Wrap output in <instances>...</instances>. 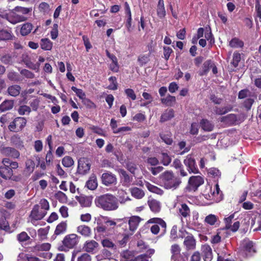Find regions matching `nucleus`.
Masks as SVG:
<instances>
[{
	"label": "nucleus",
	"mask_w": 261,
	"mask_h": 261,
	"mask_svg": "<svg viewBox=\"0 0 261 261\" xmlns=\"http://www.w3.org/2000/svg\"><path fill=\"white\" fill-rule=\"evenodd\" d=\"M51 247V245L48 243H42L37 245L35 246V248L38 251H48Z\"/></svg>",
	"instance_id": "57"
},
{
	"label": "nucleus",
	"mask_w": 261,
	"mask_h": 261,
	"mask_svg": "<svg viewBox=\"0 0 261 261\" xmlns=\"http://www.w3.org/2000/svg\"><path fill=\"white\" fill-rule=\"evenodd\" d=\"M96 206L105 211H113L119 207L118 200L112 194L107 193L97 196L94 200Z\"/></svg>",
	"instance_id": "2"
},
{
	"label": "nucleus",
	"mask_w": 261,
	"mask_h": 261,
	"mask_svg": "<svg viewBox=\"0 0 261 261\" xmlns=\"http://www.w3.org/2000/svg\"><path fill=\"white\" fill-rule=\"evenodd\" d=\"M208 173L212 177H219L221 176V172L217 168H211L208 170Z\"/></svg>",
	"instance_id": "60"
},
{
	"label": "nucleus",
	"mask_w": 261,
	"mask_h": 261,
	"mask_svg": "<svg viewBox=\"0 0 261 261\" xmlns=\"http://www.w3.org/2000/svg\"><path fill=\"white\" fill-rule=\"evenodd\" d=\"M8 79L11 81L18 82L21 81L19 74L15 71H10L7 74Z\"/></svg>",
	"instance_id": "41"
},
{
	"label": "nucleus",
	"mask_w": 261,
	"mask_h": 261,
	"mask_svg": "<svg viewBox=\"0 0 261 261\" xmlns=\"http://www.w3.org/2000/svg\"><path fill=\"white\" fill-rule=\"evenodd\" d=\"M179 213L185 218L190 215V211L186 204L184 203L181 204V208H179Z\"/></svg>",
	"instance_id": "50"
},
{
	"label": "nucleus",
	"mask_w": 261,
	"mask_h": 261,
	"mask_svg": "<svg viewBox=\"0 0 261 261\" xmlns=\"http://www.w3.org/2000/svg\"><path fill=\"white\" fill-rule=\"evenodd\" d=\"M150 54H148L147 55H141L138 57L137 61L140 66H143L148 63L150 61Z\"/></svg>",
	"instance_id": "39"
},
{
	"label": "nucleus",
	"mask_w": 261,
	"mask_h": 261,
	"mask_svg": "<svg viewBox=\"0 0 261 261\" xmlns=\"http://www.w3.org/2000/svg\"><path fill=\"white\" fill-rule=\"evenodd\" d=\"M176 101L175 97L168 95L166 98H164V105L167 106H173Z\"/></svg>",
	"instance_id": "53"
},
{
	"label": "nucleus",
	"mask_w": 261,
	"mask_h": 261,
	"mask_svg": "<svg viewBox=\"0 0 261 261\" xmlns=\"http://www.w3.org/2000/svg\"><path fill=\"white\" fill-rule=\"evenodd\" d=\"M219 221V218L215 215L210 214L205 217L204 221L210 225H215Z\"/></svg>",
	"instance_id": "36"
},
{
	"label": "nucleus",
	"mask_w": 261,
	"mask_h": 261,
	"mask_svg": "<svg viewBox=\"0 0 261 261\" xmlns=\"http://www.w3.org/2000/svg\"><path fill=\"white\" fill-rule=\"evenodd\" d=\"M0 61L6 65H11L13 63V58L10 54H5L1 56Z\"/></svg>",
	"instance_id": "42"
},
{
	"label": "nucleus",
	"mask_w": 261,
	"mask_h": 261,
	"mask_svg": "<svg viewBox=\"0 0 261 261\" xmlns=\"http://www.w3.org/2000/svg\"><path fill=\"white\" fill-rule=\"evenodd\" d=\"M98 246V243L94 240L87 241L84 245V248L87 252H92Z\"/></svg>",
	"instance_id": "24"
},
{
	"label": "nucleus",
	"mask_w": 261,
	"mask_h": 261,
	"mask_svg": "<svg viewBox=\"0 0 261 261\" xmlns=\"http://www.w3.org/2000/svg\"><path fill=\"white\" fill-rule=\"evenodd\" d=\"M25 170L29 174L32 173L35 169V163L32 159H27L25 163Z\"/></svg>",
	"instance_id": "38"
},
{
	"label": "nucleus",
	"mask_w": 261,
	"mask_h": 261,
	"mask_svg": "<svg viewBox=\"0 0 261 261\" xmlns=\"http://www.w3.org/2000/svg\"><path fill=\"white\" fill-rule=\"evenodd\" d=\"M32 9L31 8H25L20 6H16L14 8V11L21 13L23 14H27L31 12Z\"/></svg>",
	"instance_id": "58"
},
{
	"label": "nucleus",
	"mask_w": 261,
	"mask_h": 261,
	"mask_svg": "<svg viewBox=\"0 0 261 261\" xmlns=\"http://www.w3.org/2000/svg\"><path fill=\"white\" fill-rule=\"evenodd\" d=\"M14 106V101L5 100L0 105V111L5 112L11 110Z\"/></svg>",
	"instance_id": "29"
},
{
	"label": "nucleus",
	"mask_w": 261,
	"mask_h": 261,
	"mask_svg": "<svg viewBox=\"0 0 261 261\" xmlns=\"http://www.w3.org/2000/svg\"><path fill=\"white\" fill-rule=\"evenodd\" d=\"M71 90L74 91L77 97H79L82 100L84 99L86 97V94L81 89H78L74 86L71 87Z\"/></svg>",
	"instance_id": "52"
},
{
	"label": "nucleus",
	"mask_w": 261,
	"mask_h": 261,
	"mask_svg": "<svg viewBox=\"0 0 261 261\" xmlns=\"http://www.w3.org/2000/svg\"><path fill=\"white\" fill-rule=\"evenodd\" d=\"M174 116V111L170 108L167 109L164 113V121L169 120Z\"/></svg>",
	"instance_id": "54"
},
{
	"label": "nucleus",
	"mask_w": 261,
	"mask_h": 261,
	"mask_svg": "<svg viewBox=\"0 0 261 261\" xmlns=\"http://www.w3.org/2000/svg\"><path fill=\"white\" fill-rule=\"evenodd\" d=\"M184 163L190 173H198L199 170L196 163L195 160L191 155H188L184 161Z\"/></svg>",
	"instance_id": "12"
},
{
	"label": "nucleus",
	"mask_w": 261,
	"mask_h": 261,
	"mask_svg": "<svg viewBox=\"0 0 261 261\" xmlns=\"http://www.w3.org/2000/svg\"><path fill=\"white\" fill-rule=\"evenodd\" d=\"M255 100L254 98L249 97L246 98L243 102V106L247 111H249L251 109L252 106Z\"/></svg>",
	"instance_id": "45"
},
{
	"label": "nucleus",
	"mask_w": 261,
	"mask_h": 261,
	"mask_svg": "<svg viewBox=\"0 0 261 261\" xmlns=\"http://www.w3.org/2000/svg\"><path fill=\"white\" fill-rule=\"evenodd\" d=\"M40 204L41 207V210L46 212L49 208V202L46 199H42L40 201Z\"/></svg>",
	"instance_id": "63"
},
{
	"label": "nucleus",
	"mask_w": 261,
	"mask_h": 261,
	"mask_svg": "<svg viewBox=\"0 0 261 261\" xmlns=\"http://www.w3.org/2000/svg\"><path fill=\"white\" fill-rule=\"evenodd\" d=\"M77 232L85 238L90 237L91 235V228L86 225H81L77 227Z\"/></svg>",
	"instance_id": "22"
},
{
	"label": "nucleus",
	"mask_w": 261,
	"mask_h": 261,
	"mask_svg": "<svg viewBox=\"0 0 261 261\" xmlns=\"http://www.w3.org/2000/svg\"><path fill=\"white\" fill-rule=\"evenodd\" d=\"M124 93L128 98L135 100L136 99V95L133 89L127 88L124 90Z\"/></svg>",
	"instance_id": "56"
},
{
	"label": "nucleus",
	"mask_w": 261,
	"mask_h": 261,
	"mask_svg": "<svg viewBox=\"0 0 261 261\" xmlns=\"http://www.w3.org/2000/svg\"><path fill=\"white\" fill-rule=\"evenodd\" d=\"M46 142L48 145L49 150L47 152L45 156V162L47 166H50L54 159V155L53 154V142H52V136L49 135L47 136Z\"/></svg>",
	"instance_id": "15"
},
{
	"label": "nucleus",
	"mask_w": 261,
	"mask_h": 261,
	"mask_svg": "<svg viewBox=\"0 0 261 261\" xmlns=\"http://www.w3.org/2000/svg\"><path fill=\"white\" fill-rule=\"evenodd\" d=\"M4 17L12 24L25 21L28 19L27 17L17 14L14 10L9 13L4 14Z\"/></svg>",
	"instance_id": "10"
},
{
	"label": "nucleus",
	"mask_w": 261,
	"mask_h": 261,
	"mask_svg": "<svg viewBox=\"0 0 261 261\" xmlns=\"http://www.w3.org/2000/svg\"><path fill=\"white\" fill-rule=\"evenodd\" d=\"M180 179L175 176L171 171L164 172V188L166 189H176L181 184Z\"/></svg>",
	"instance_id": "3"
},
{
	"label": "nucleus",
	"mask_w": 261,
	"mask_h": 261,
	"mask_svg": "<svg viewBox=\"0 0 261 261\" xmlns=\"http://www.w3.org/2000/svg\"><path fill=\"white\" fill-rule=\"evenodd\" d=\"M232 109V107L231 106L224 107H215L214 111L216 115H222L231 111Z\"/></svg>",
	"instance_id": "33"
},
{
	"label": "nucleus",
	"mask_w": 261,
	"mask_h": 261,
	"mask_svg": "<svg viewBox=\"0 0 261 261\" xmlns=\"http://www.w3.org/2000/svg\"><path fill=\"white\" fill-rule=\"evenodd\" d=\"M101 182L106 186L115 185L117 182V178L115 174L110 172L102 173L101 177Z\"/></svg>",
	"instance_id": "13"
},
{
	"label": "nucleus",
	"mask_w": 261,
	"mask_h": 261,
	"mask_svg": "<svg viewBox=\"0 0 261 261\" xmlns=\"http://www.w3.org/2000/svg\"><path fill=\"white\" fill-rule=\"evenodd\" d=\"M40 45L44 50H50L53 47V42L48 38L41 39Z\"/></svg>",
	"instance_id": "31"
},
{
	"label": "nucleus",
	"mask_w": 261,
	"mask_h": 261,
	"mask_svg": "<svg viewBox=\"0 0 261 261\" xmlns=\"http://www.w3.org/2000/svg\"><path fill=\"white\" fill-rule=\"evenodd\" d=\"M237 121V115L234 114H229L219 118V121L228 126L235 125Z\"/></svg>",
	"instance_id": "14"
},
{
	"label": "nucleus",
	"mask_w": 261,
	"mask_h": 261,
	"mask_svg": "<svg viewBox=\"0 0 261 261\" xmlns=\"http://www.w3.org/2000/svg\"><path fill=\"white\" fill-rule=\"evenodd\" d=\"M251 92L248 88H245L240 90L238 93V98L243 99L247 98V97H251Z\"/></svg>",
	"instance_id": "46"
},
{
	"label": "nucleus",
	"mask_w": 261,
	"mask_h": 261,
	"mask_svg": "<svg viewBox=\"0 0 261 261\" xmlns=\"http://www.w3.org/2000/svg\"><path fill=\"white\" fill-rule=\"evenodd\" d=\"M170 251H171V253L172 254L171 256H174V255H176V254H179L180 253L181 248L178 244H174L171 246Z\"/></svg>",
	"instance_id": "62"
},
{
	"label": "nucleus",
	"mask_w": 261,
	"mask_h": 261,
	"mask_svg": "<svg viewBox=\"0 0 261 261\" xmlns=\"http://www.w3.org/2000/svg\"><path fill=\"white\" fill-rule=\"evenodd\" d=\"M143 219L138 216H131L128 220L129 229L132 231L134 232L138 228L140 222Z\"/></svg>",
	"instance_id": "19"
},
{
	"label": "nucleus",
	"mask_w": 261,
	"mask_h": 261,
	"mask_svg": "<svg viewBox=\"0 0 261 261\" xmlns=\"http://www.w3.org/2000/svg\"><path fill=\"white\" fill-rule=\"evenodd\" d=\"M116 225V223L110 220H108L107 221L105 222V225L100 223H97V226L94 228L95 232V239L96 238V235L98 234L99 236H105L107 233L110 230V229L108 228V226L111 227L112 228H114V227Z\"/></svg>",
	"instance_id": "7"
},
{
	"label": "nucleus",
	"mask_w": 261,
	"mask_h": 261,
	"mask_svg": "<svg viewBox=\"0 0 261 261\" xmlns=\"http://www.w3.org/2000/svg\"><path fill=\"white\" fill-rule=\"evenodd\" d=\"M213 62V61L211 60H207L203 63L202 67V70L199 73L200 76L205 75L208 73L212 66Z\"/></svg>",
	"instance_id": "30"
},
{
	"label": "nucleus",
	"mask_w": 261,
	"mask_h": 261,
	"mask_svg": "<svg viewBox=\"0 0 261 261\" xmlns=\"http://www.w3.org/2000/svg\"><path fill=\"white\" fill-rule=\"evenodd\" d=\"M202 256L204 261H211L213 258L212 249L207 244L202 246Z\"/></svg>",
	"instance_id": "17"
},
{
	"label": "nucleus",
	"mask_w": 261,
	"mask_h": 261,
	"mask_svg": "<svg viewBox=\"0 0 261 261\" xmlns=\"http://www.w3.org/2000/svg\"><path fill=\"white\" fill-rule=\"evenodd\" d=\"M131 195L134 198L140 199L145 196L144 192L138 187H133L130 189Z\"/></svg>",
	"instance_id": "27"
},
{
	"label": "nucleus",
	"mask_w": 261,
	"mask_h": 261,
	"mask_svg": "<svg viewBox=\"0 0 261 261\" xmlns=\"http://www.w3.org/2000/svg\"><path fill=\"white\" fill-rule=\"evenodd\" d=\"M18 167L17 162L13 161L10 158H4L0 163V176L5 180L20 181L21 179V175L15 174Z\"/></svg>",
	"instance_id": "1"
},
{
	"label": "nucleus",
	"mask_w": 261,
	"mask_h": 261,
	"mask_svg": "<svg viewBox=\"0 0 261 261\" xmlns=\"http://www.w3.org/2000/svg\"><path fill=\"white\" fill-rule=\"evenodd\" d=\"M3 153L8 158H12L13 159H18L20 156V152L17 149L10 147H6L4 148L3 150Z\"/></svg>",
	"instance_id": "18"
},
{
	"label": "nucleus",
	"mask_w": 261,
	"mask_h": 261,
	"mask_svg": "<svg viewBox=\"0 0 261 261\" xmlns=\"http://www.w3.org/2000/svg\"><path fill=\"white\" fill-rule=\"evenodd\" d=\"M86 187L91 190H94L97 187L98 184L97 178L95 175L91 176L89 179L86 182Z\"/></svg>",
	"instance_id": "32"
},
{
	"label": "nucleus",
	"mask_w": 261,
	"mask_h": 261,
	"mask_svg": "<svg viewBox=\"0 0 261 261\" xmlns=\"http://www.w3.org/2000/svg\"><path fill=\"white\" fill-rule=\"evenodd\" d=\"M20 90L21 87L19 85H13L8 88L7 92L9 95L16 97L19 94Z\"/></svg>",
	"instance_id": "28"
},
{
	"label": "nucleus",
	"mask_w": 261,
	"mask_h": 261,
	"mask_svg": "<svg viewBox=\"0 0 261 261\" xmlns=\"http://www.w3.org/2000/svg\"><path fill=\"white\" fill-rule=\"evenodd\" d=\"M146 186L147 189L151 192L156 193L159 195H162L163 193V191L161 189L148 182L146 184Z\"/></svg>",
	"instance_id": "44"
},
{
	"label": "nucleus",
	"mask_w": 261,
	"mask_h": 261,
	"mask_svg": "<svg viewBox=\"0 0 261 261\" xmlns=\"http://www.w3.org/2000/svg\"><path fill=\"white\" fill-rule=\"evenodd\" d=\"M91 168L90 160L87 158H81L78 161L77 172L82 175L87 174Z\"/></svg>",
	"instance_id": "11"
},
{
	"label": "nucleus",
	"mask_w": 261,
	"mask_h": 261,
	"mask_svg": "<svg viewBox=\"0 0 261 261\" xmlns=\"http://www.w3.org/2000/svg\"><path fill=\"white\" fill-rule=\"evenodd\" d=\"M179 238H184V245L187 251L193 250L196 248V241L192 234L185 230H180Z\"/></svg>",
	"instance_id": "6"
},
{
	"label": "nucleus",
	"mask_w": 261,
	"mask_h": 261,
	"mask_svg": "<svg viewBox=\"0 0 261 261\" xmlns=\"http://www.w3.org/2000/svg\"><path fill=\"white\" fill-rule=\"evenodd\" d=\"M254 245L253 241L248 238L244 239L240 245V254L244 257L252 256L256 252Z\"/></svg>",
	"instance_id": "4"
},
{
	"label": "nucleus",
	"mask_w": 261,
	"mask_h": 261,
	"mask_svg": "<svg viewBox=\"0 0 261 261\" xmlns=\"http://www.w3.org/2000/svg\"><path fill=\"white\" fill-rule=\"evenodd\" d=\"M62 163L65 167H70L73 165L74 161L71 156H65L63 158Z\"/></svg>",
	"instance_id": "51"
},
{
	"label": "nucleus",
	"mask_w": 261,
	"mask_h": 261,
	"mask_svg": "<svg viewBox=\"0 0 261 261\" xmlns=\"http://www.w3.org/2000/svg\"><path fill=\"white\" fill-rule=\"evenodd\" d=\"M200 124L201 128L206 132H211L214 128V125L206 119H202Z\"/></svg>",
	"instance_id": "26"
},
{
	"label": "nucleus",
	"mask_w": 261,
	"mask_h": 261,
	"mask_svg": "<svg viewBox=\"0 0 261 261\" xmlns=\"http://www.w3.org/2000/svg\"><path fill=\"white\" fill-rule=\"evenodd\" d=\"M67 228V224L65 221H62L58 224L54 232V235L59 236L64 233Z\"/></svg>",
	"instance_id": "25"
},
{
	"label": "nucleus",
	"mask_w": 261,
	"mask_h": 261,
	"mask_svg": "<svg viewBox=\"0 0 261 261\" xmlns=\"http://www.w3.org/2000/svg\"><path fill=\"white\" fill-rule=\"evenodd\" d=\"M77 261H91V256L87 253H84L77 257Z\"/></svg>",
	"instance_id": "64"
},
{
	"label": "nucleus",
	"mask_w": 261,
	"mask_h": 261,
	"mask_svg": "<svg viewBox=\"0 0 261 261\" xmlns=\"http://www.w3.org/2000/svg\"><path fill=\"white\" fill-rule=\"evenodd\" d=\"M188 259V254L187 253H180L174 256H171V261H187Z\"/></svg>",
	"instance_id": "37"
},
{
	"label": "nucleus",
	"mask_w": 261,
	"mask_h": 261,
	"mask_svg": "<svg viewBox=\"0 0 261 261\" xmlns=\"http://www.w3.org/2000/svg\"><path fill=\"white\" fill-rule=\"evenodd\" d=\"M77 200L82 206L89 207L92 203L91 198L87 196H80Z\"/></svg>",
	"instance_id": "35"
},
{
	"label": "nucleus",
	"mask_w": 261,
	"mask_h": 261,
	"mask_svg": "<svg viewBox=\"0 0 261 261\" xmlns=\"http://www.w3.org/2000/svg\"><path fill=\"white\" fill-rule=\"evenodd\" d=\"M204 183L203 178L199 175L192 176L190 177L188 185L186 188L188 192H195Z\"/></svg>",
	"instance_id": "8"
},
{
	"label": "nucleus",
	"mask_w": 261,
	"mask_h": 261,
	"mask_svg": "<svg viewBox=\"0 0 261 261\" xmlns=\"http://www.w3.org/2000/svg\"><path fill=\"white\" fill-rule=\"evenodd\" d=\"M79 242V237L75 233L66 235L62 241L63 245L60 247V250L66 251L73 248Z\"/></svg>",
	"instance_id": "5"
},
{
	"label": "nucleus",
	"mask_w": 261,
	"mask_h": 261,
	"mask_svg": "<svg viewBox=\"0 0 261 261\" xmlns=\"http://www.w3.org/2000/svg\"><path fill=\"white\" fill-rule=\"evenodd\" d=\"M82 102L88 109H95L96 108V105L89 98H85L82 100Z\"/></svg>",
	"instance_id": "59"
},
{
	"label": "nucleus",
	"mask_w": 261,
	"mask_h": 261,
	"mask_svg": "<svg viewBox=\"0 0 261 261\" xmlns=\"http://www.w3.org/2000/svg\"><path fill=\"white\" fill-rule=\"evenodd\" d=\"M118 172L120 174V178L122 181L123 185L126 186H129L132 181V177H131L123 169H120Z\"/></svg>",
	"instance_id": "21"
},
{
	"label": "nucleus",
	"mask_w": 261,
	"mask_h": 261,
	"mask_svg": "<svg viewBox=\"0 0 261 261\" xmlns=\"http://www.w3.org/2000/svg\"><path fill=\"white\" fill-rule=\"evenodd\" d=\"M31 112V108L27 105L20 106L18 109V113L20 115H29Z\"/></svg>",
	"instance_id": "47"
},
{
	"label": "nucleus",
	"mask_w": 261,
	"mask_h": 261,
	"mask_svg": "<svg viewBox=\"0 0 261 261\" xmlns=\"http://www.w3.org/2000/svg\"><path fill=\"white\" fill-rule=\"evenodd\" d=\"M40 206L39 204L34 205L29 216L31 219V222L34 224L35 222L42 220L47 214V212L39 210Z\"/></svg>",
	"instance_id": "9"
},
{
	"label": "nucleus",
	"mask_w": 261,
	"mask_h": 261,
	"mask_svg": "<svg viewBox=\"0 0 261 261\" xmlns=\"http://www.w3.org/2000/svg\"><path fill=\"white\" fill-rule=\"evenodd\" d=\"M12 35L11 33L7 30L2 29L0 30V40L6 41L11 39Z\"/></svg>",
	"instance_id": "43"
},
{
	"label": "nucleus",
	"mask_w": 261,
	"mask_h": 261,
	"mask_svg": "<svg viewBox=\"0 0 261 261\" xmlns=\"http://www.w3.org/2000/svg\"><path fill=\"white\" fill-rule=\"evenodd\" d=\"M109 81L111 83L108 87V88L112 90H117L118 88V83L117 82L116 77L112 76L109 78Z\"/></svg>",
	"instance_id": "48"
},
{
	"label": "nucleus",
	"mask_w": 261,
	"mask_h": 261,
	"mask_svg": "<svg viewBox=\"0 0 261 261\" xmlns=\"http://www.w3.org/2000/svg\"><path fill=\"white\" fill-rule=\"evenodd\" d=\"M241 60V55L239 53H234L233 55L232 60L231 64L233 67H238L239 63Z\"/></svg>",
	"instance_id": "55"
},
{
	"label": "nucleus",
	"mask_w": 261,
	"mask_h": 261,
	"mask_svg": "<svg viewBox=\"0 0 261 261\" xmlns=\"http://www.w3.org/2000/svg\"><path fill=\"white\" fill-rule=\"evenodd\" d=\"M17 240L19 243L26 242L30 239V237L25 231H22L16 236Z\"/></svg>",
	"instance_id": "49"
},
{
	"label": "nucleus",
	"mask_w": 261,
	"mask_h": 261,
	"mask_svg": "<svg viewBox=\"0 0 261 261\" xmlns=\"http://www.w3.org/2000/svg\"><path fill=\"white\" fill-rule=\"evenodd\" d=\"M34 25L31 22H25L21 25L20 34L22 36H27L30 34L33 30Z\"/></svg>",
	"instance_id": "20"
},
{
	"label": "nucleus",
	"mask_w": 261,
	"mask_h": 261,
	"mask_svg": "<svg viewBox=\"0 0 261 261\" xmlns=\"http://www.w3.org/2000/svg\"><path fill=\"white\" fill-rule=\"evenodd\" d=\"M234 213L230 215L229 217L224 218V222L225 224V228L228 230L231 227L232 220L234 218Z\"/></svg>",
	"instance_id": "61"
},
{
	"label": "nucleus",
	"mask_w": 261,
	"mask_h": 261,
	"mask_svg": "<svg viewBox=\"0 0 261 261\" xmlns=\"http://www.w3.org/2000/svg\"><path fill=\"white\" fill-rule=\"evenodd\" d=\"M211 199L215 202H219L221 201L223 198V195L222 191L220 190L219 186L218 184L215 185L214 190L211 189Z\"/></svg>",
	"instance_id": "16"
},
{
	"label": "nucleus",
	"mask_w": 261,
	"mask_h": 261,
	"mask_svg": "<svg viewBox=\"0 0 261 261\" xmlns=\"http://www.w3.org/2000/svg\"><path fill=\"white\" fill-rule=\"evenodd\" d=\"M244 42L237 37L233 38L229 42V45L232 48H242Z\"/></svg>",
	"instance_id": "34"
},
{
	"label": "nucleus",
	"mask_w": 261,
	"mask_h": 261,
	"mask_svg": "<svg viewBox=\"0 0 261 261\" xmlns=\"http://www.w3.org/2000/svg\"><path fill=\"white\" fill-rule=\"evenodd\" d=\"M16 121V126L17 130L19 131L21 130L25 126L27 123V120L24 117H18L15 118Z\"/></svg>",
	"instance_id": "40"
},
{
	"label": "nucleus",
	"mask_w": 261,
	"mask_h": 261,
	"mask_svg": "<svg viewBox=\"0 0 261 261\" xmlns=\"http://www.w3.org/2000/svg\"><path fill=\"white\" fill-rule=\"evenodd\" d=\"M150 210L153 213H158L161 210V203L155 199H149L147 201Z\"/></svg>",
	"instance_id": "23"
}]
</instances>
